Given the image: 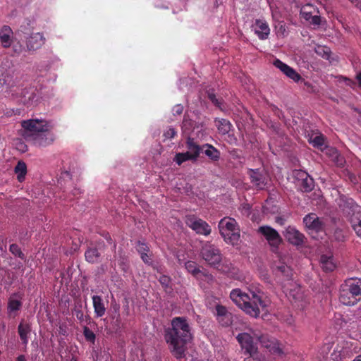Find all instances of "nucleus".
I'll return each mask as SVG.
<instances>
[{
  "label": "nucleus",
  "instance_id": "1",
  "mask_svg": "<svg viewBox=\"0 0 361 361\" xmlns=\"http://www.w3.org/2000/svg\"><path fill=\"white\" fill-rule=\"evenodd\" d=\"M171 326L165 329L164 338L173 355L181 359L185 355L187 343L192 339L191 328L186 318L182 317H174Z\"/></svg>",
  "mask_w": 361,
  "mask_h": 361
},
{
  "label": "nucleus",
  "instance_id": "2",
  "mask_svg": "<svg viewBox=\"0 0 361 361\" xmlns=\"http://www.w3.org/2000/svg\"><path fill=\"white\" fill-rule=\"evenodd\" d=\"M230 298L245 313L253 317H257L260 314V308L266 306L259 291L249 290V293H246L239 288H235L231 290Z\"/></svg>",
  "mask_w": 361,
  "mask_h": 361
},
{
  "label": "nucleus",
  "instance_id": "3",
  "mask_svg": "<svg viewBox=\"0 0 361 361\" xmlns=\"http://www.w3.org/2000/svg\"><path fill=\"white\" fill-rule=\"evenodd\" d=\"M230 298L245 313L253 317H257L260 314V308L266 306L259 291L249 290V293H246L239 288H235L231 290Z\"/></svg>",
  "mask_w": 361,
  "mask_h": 361
},
{
  "label": "nucleus",
  "instance_id": "4",
  "mask_svg": "<svg viewBox=\"0 0 361 361\" xmlns=\"http://www.w3.org/2000/svg\"><path fill=\"white\" fill-rule=\"evenodd\" d=\"M339 301L353 306L361 300V279H348L339 287Z\"/></svg>",
  "mask_w": 361,
  "mask_h": 361
},
{
  "label": "nucleus",
  "instance_id": "5",
  "mask_svg": "<svg viewBox=\"0 0 361 361\" xmlns=\"http://www.w3.org/2000/svg\"><path fill=\"white\" fill-rule=\"evenodd\" d=\"M218 228L221 236L226 244L232 246L239 244L240 227L235 219L229 216L224 217L219 221Z\"/></svg>",
  "mask_w": 361,
  "mask_h": 361
},
{
  "label": "nucleus",
  "instance_id": "6",
  "mask_svg": "<svg viewBox=\"0 0 361 361\" xmlns=\"http://www.w3.org/2000/svg\"><path fill=\"white\" fill-rule=\"evenodd\" d=\"M21 126L23 128V137L30 141L33 137L40 133H46L52 128L49 122L43 119H29L23 121Z\"/></svg>",
  "mask_w": 361,
  "mask_h": 361
},
{
  "label": "nucleus",
  "instance_id": "7",
  "mask_svg": "<svg viewBox=\"0 0 361 361\" xmlns=\"http://www.w3.org/2000/svg\"><path fill=\"white\" fill-rule=\"evenodd\" d=\"M200 255L212 267L219 265L222 260V254L219 248L209 242H206L202 245Z\"/></svg>",
  "mask_w": 361,
  "mask_h": 361
},
{
  "label": "nucleus",
  "instance_id": "8",
  "mask_svg": "<svg viewBox=\"0 0 361 361\" xmlns=\"http://www.w3.org/2000/svg\"><path fill=\"white\" fill-rule=\"evenodd\" d=\"M185 222L197 234L207 236L212 232L211 226L208 223L194 214L186 215Z\"/></svg>",
  "mask_w": 361,
  "mask_h": 361
},
{
  "label": "nucleus",
  "instance_id": "9",
  "mask_svg": "<svg viewBox=\"0 0 361 361\" xmlns=\"http://www.w3.org/2000/svg\"><path fill=\"white\" fill-rule=\"evenodd\" d=\"M257 232L264 237L273 252L278 250L283 240L276 230L269 226H261Z\"/></svg>",
  "mask_w": 361,
  "mask_h": 361
},
{
  "label": "nucleus",
  "instance_id": "10",
  "mask_svg": "<svg viewBox=\"0 0 361 361\" xmlns=\"http://www.w3.org/2000/svg\"><path fill=\"white\" fill-rule=\"evenodd\" d=\"M295 161V186L298 187L302 192H309L312 190L314 181L305 171L297 169Z\"/></svg>",
  "mask_w": 361,
  "mask_h": 361
},
{
  "label": "nucleus",
  "instance_id": "11",
  "mask_svg": "<svg viewBox=\"0 0 361 361\" xmlns=\"http://www.w3.org/2000/svg\"><path fill=\"white\" fill-rule=\"evenodd\" d=\"M245 353L249 354V357H254L257 352V348L253 341V338L247 333L239 334L236 337Z\"/></svg>",
  "mask_w": 361,
  "mask_h": 361
},
{
  "label": "nucleus",
  "instance_id": "12",
  "mask_svg": "<svg viewBox=\"0 0 361 361\" xmlns=\"http://www.w3.org/2000/svg\"><path fill=\"white\" fill-rule=\"evenodd\" d=\"M303 223L305 226L310 230L317 232L322 231L324 229L325 222L323 218H319L314 213H310L303 218Z\"/></svg>",
  "mask_w": 361,
  "mask_h": 361
},
{
  "label": "nucleus",
  "instance_id": "13",
  "mask_svg": "<svg viewBox=\"0 0 361 361\" xmlns=\"http://www.w3.org/2000/svg\"><path fill=\"white\" fill-rule=\"evenodd\" d=\"M250 182L257 190H263L267 184V176L259 169H249Z\"/></svg>",
  "mask_w": 361,
  "mask_h": 361
},
{
  "label": "nucleus",
  "instance_id": "14",
  "mask_svg": "<svg viewBox=\"0 0 361 361\" xmlns=\"http://www.w3.org/2000/svg\"><path fill=\"white\" fill-rule=\"evenodd\" d=\"M338 205L347 214L353 216L356 212H361L360 207L355 203L353 199L341 195L339 198Z\"/></svg>",
  "mask_w": 361,
  "mask_h": 361
},
{
  "label": "nucleus",
  "instance_id": "15",
  "mask_svg": "<svg viewBox=\"0 0 361 361\" xmlns=\"http://www.w3.org/2000/svg\"><path fill=\"white\" fill-rule=\"evenodd\" d=\"M216 319L223 326H229L233 322V315L225 306L217 305L215 307Z\"/></svg>",
  "mask_w": 361,
  "mask_h": 361
},
{
  "label": "nucleus",
  "instance_id": "16",
  "mask_svg": "<svg viewBox=\"0 0 361 361\" xmlns=\"http://www.w3.org/2000/svg\"><path fill=\"white\" fill-rule=\"evenodd\" d=\"M324 154L327 157L329 161H331L338 167H343L345 164L344 157L334 147H326L324 148Z\"/></svg>",
  "mask_w": 361,
  "mask_h": 361
},
{
  "label": "nucleus",
  "instance_id": "17",
  "mask_svg": "<svg viewBox=\"0 0 361 361\" xmlns=\"http://www.w3.org/2000/svg\"><path fill=\"white\" fill-rule=\"evenodd\" d=\"M312 10H314L312 6L307 4L301 8L300 16L310 25H319L321 24V17L317 15H312Z\"/></svg>",
  "mask_w": 361,
  "mask_h": 361
},
{
  "label": "nucleus",
  "instance_id": "18",
  "mask_svg": "<svg viewBox=\"0 0 361 361\" xmlns=\"http://www.w3.org/2000/svg\"><path fill=\"white\" fill-rule=\"evenodd\" d=\"M55 140L54 135L49 131L40 133L33 137L30 141L33 142L34 145L38 147H47L51 145Z\"/></svg>",
  "mask_w": 361,
  "mask_h": 361
},
{
  "label": "nucleus",
  "instance_id": "19",
  "mask_svg": "<svg viewBox=\"0 0 361 361\" xmlns=\"http://www.w3.org/2000/svg\"><path fill=\"white\" fill-rule=\"evenodd\" d=\"M22 298L23 295L20 293H15L9 297L7 305V311L9 315L21 309L23 306Z\"/></svg>",
  "mask_w": 361,
  "mask_h": 361
},
{
  "label": "nucleus",
  "instance_id": "20",
  "mask_svg": "<svg viewBox=\"0 0 361 361\" xmlns=\"http://www.w3.org/2000/svg\"><path fill=\"white\" fill-rule=\"evenodd\" d=\"M45 42L43 35L40 32L32 34L26 41V46L28 50H37L39 49Z\"/></svg>",
  "mask_w": 361,
  "mask_h": 361
},
{
  "label": "nucleus",
  "instance_id": "21",
  "mask_svg": "<svg viewBox=\"0 0 361 361\" xmlns=\"http://www.w3.org/2000/svg\"><path fill=\"white\" fill-rule=\"evenodd\" d=\"M314 49L318 56L328 60L331 63L338 61V57L337 56H334L330 48L326 46L317 44Z\"/></svg>",
  "mask_w": 361,
  "mask_h": 361
},
{
  "label": "nucleus",
  "instance_id": "22",
  "mask_svg": "<svg viewBox=\"0 0 361 361\" xmlns=\"http://www.w3.org/2000/svg\"><path fill=\"white\" fill-rule=\"evenodd\" d=\"M13 30L8 25H4L0 29V42L4 48H8L13 42Z\"/></svg>",
  "mask_w": 361,
  "mask_h": 361
},
{
  "label": "nucleus",
  "instance_id": "23",
  "mask_svg": "<svg viewBox=\"0 0 361 361\" xmlns=\"http://www.w3.org/2000/svg\"><path fill=\"white\" fill-rule=\"evenodd\" d=\"M32 331L31 324L23 319L18 326V333L23 345H27L29 341V335Z\"/></svg>",
  "mask_w": 361,
  "mask_h": 361
},
{
  "label": "nucleus",
  "instance_id": "24",
  "mask_svg": "<svg viewBox=\"0 0 361 361\" xmlns=\"http://www.w3.org/2000/svg\"><path fill=\"white\" fill-rule=\"evenodd\" d=\"M255 34L262 39H266L270 33V29L267 22L261 19L255 20Z\"/></svg>",
  "mask_w": 361,
  "mask_h": 361
},
{
  "label": "nucleus",
  "instance_id": "25",
  "mask_svg": "<svg viewBox=\"0 0 361 361\" xmlns=\"http://www.w3.org/2000/svg\"><path fill=\"white\" fill-rule=\"evenodd\" d=\"M92 304L95 316L97 317H102L105 314L106 307L101 296L93 295Z\"/></svg>",
  "mask_w": 361,
  "mask_h": 361
},
{
  "label": "nucleus",
  "instance_id": "26",
  "mask_svg": "<svg viewBox=\"0 0 361 361\" xmlns=\"http://www.w3.org/2000/svg\"><path fill=\"white\" fill-rule=\"evenodd\" d=\"M186 147L188 152H190L193 157L197 159L200 157V152L203 150V145L200 146L195 142L194 138L188 136L186 139Z\"/></svg>",
  "mask_w": 361,
  "mask_h": 361
},
{
  "label": "nucleus",
  "instance_id": "27",
  "mask_svg": "<svg viewBox=\"0 0 361 361\" xmlns=\"http://www.w3.org/2000/svg\"><path fill=\"white\" fill-rule=\"evenodd\" d=\"M204 154L212 161H219L221 157L220 151L211 144L203 145Z\"/></svg>",
  "mask_w": 361,
  "mask_h": 361
},
{
  "label": "nucleus",
  "instance_id": "28",
  "mask_svg": "<svg viewBox=\"0 0 361 361\" xmlns=\"http://www.w3.org/2000/svg\"><path fill=\"white\" fill-rule=\"evenodd\" d=\"M215 124L219 133L221 135L228 134L233 128L231 123L225 118H216Z\"/></svg>",
  "mask_w": 361,
  "mask_h": 361
},
{
  "label": "nucleus",
  "instance_id": "29",
  "mask_svg": "<svg viewBox=\"0 0 361 361\" xmlns=\"http://www.w3.org/2000/svg\"><path fill=\"white\" fill-rule=\"evenodd\" d=\"M350 223L356 235L361 238V212H356L351 216Z\"/></svg>",
  "mask_w": 361,
  "mask_h": 361
},
{
  "label": "nucleus",
  "instance_id": "30",
  "mask_svg": "<svg viewBox=\"0 0 361 361\" xmlns=\"http://www.w3.org/2000/svg\"><path fill=\"white\" fill-rule=\"evenodd\" d=\"M85 257L89 263H97L100 257V253L97 247H88L85 252Z\"/></svg>",
  "mask_w": 361,
  "mask_h": 361
},
{
  "label": "nucleus",
  "instance_id": "31",
  "mask_svg": "<svg viewBox=\"0 0 361 361\" xmlns=\"http://www.w3.org/2000/svg\"><path fill=\"white\" fill-rule=\"evenodd\" d=\"M320 264L322 269L325 271H332L336 267L332 256L322 255Z\"/></svg>",
  "mask_w": 361,
  "mask_h": 361
},
{
  "label": "nucleus",
  "instance_id": "32",
  "mask_svg": "<svg viewBox=\"0 0 361 361\" xmlns=\"http://www.w3.org/2000/svg\"><path fill=\"white\" fill-rule=\"evenodd\" d=\"M14 171L17 175L18 180L20 183L23 182L27 173L26 164L23 161H19L15 166Z\"/></svg>",
  "mask_w": 361,
  "mask_h": 361
},
{
  "label": "nucleus",
  "instance_id": "33",
  "mask_svg": "<svg viewBox=\"0 0 361 361\" xmlns=\"http://www.w3.org/2000/svg\"><path fill=\"white\" fill-rule=\"evenodd\" d=\"M273 64L280 69L290 79H293V68L286 65L279 59H275Z\"/></svg>",
  "mask_w": 361,
  "mask_h": 361
},
{
  "label": "nucleus",
  "instance_id": "34",
  "mask_svg": "<svg viewBox=\"0 0 361 361\" xmlns=\"http://www.w3.org/2000/svg\"><path fill=\"white\" fill-rule=\"evenodd\" d=\"M173 161L178 165L180 166L183 162L186 161H196L197 159L193 157L190 152H178L175 155Z\"/></svg>",
  "mask_w": 361,
  "mask_h": 361
},
{
  "label": "nucleus",
  "instance_id": "35",
  "mask_svg": "<svg viewBox=\"0 0 361 361\" xmlns=\"http://www.w3.org/2000/svg\"><path fill=\"white\" fill-rule=\"evenodd\" d=\"M73 314L75 315L77 319L80 323L85 322L90 324L91 322V317L89 315L85 316L82 310V305H79L74 308Z\"/></svg>",
  "mask_w": 361,
  "mask_h": 361
},
{
  "label": "nucleus",
  "instance_id": "36",
  "mask_svg": "<svg viewBox=\"0 0 361 361\" xmlns=\"http://www.w3.org/2000/svg\"><path fill=\"white\" fill-rule=\"evenodd\" d=\"M185 267L187 271L190 273L193 276H197L201 273V270L197 264L193 261H188L185 263Z\"/></svg>",
  "mask_w": 361,
  "mask_h": 361
},
{
  "label": "nucleus",
  "instance_id": "37",
  "mask_svg": "<svg viewBox=\"0 0 361 361\" xmlns=\"http://www.w3.org/2000/svg\"><path fill=\"white\" fill-rule=\"evenodd\" d=\"M194 121L185 115L182 123L183 133H189L194 128Z\"/></svg>",
  "mask_w": 361,
  "mask_h": 361
},
{
  "label": "nucleus",
  "instance_id": "38",
  "mask_svg": "<svg viewBox=\"0 0 361 361\" xmlns=\"http://www.w3.org/2000/svg\"><path fill=\"white\" fill-rule=\"evenodd\" d=\"M9 251L15 257H17L23 260L25 259V255L22 252L21 248L16 243H13L10 245Z\"/></svg>",
  "mask_w": 361,
  "mask_h": 361
},
{
  "label": "nucleus",
  "instance_id": "39",
  "mask_svg": "<svg viewBox=\"0 0 361 361\" xmlns=\"http://www.w3.org/2000/svg\"><path fill=\"white\" fill-rule=\"evenodd\" d=\"M311 143L314 147L319 148L322 151H324V149L322 148L323 146H324L325 145V138L324 135H316L315 137L311 139Z\"/></svg>",
  "mask_w": 361,
  "mask_h": 361
},
{
  "label": "nucleus",
  "instance_id": "40",
  "mask_svg": "<svg viewBox=\"0 0 361 361\" xmlns=\"http://www.w3.org/2000/svg\"><path fill=\"white\" fill-rule=\"evenodd\" d=\"M277 268L284 276L287 277L288 280L291 279L293 273L290 267H288L286 264H281Z\"/></svg>",
  "mask_w": 361,
  "mask_h": 361
},
{
  "label": "nucleus",
  "instance_id": "41",
  "mask_svg": "<svg viewBox=\"0 0 361 361\" xmlns=\"http://www.w3.org/2000/svg\"><path fill=\"white\" fill-rule=\"evenodd\" d=\"M277 268L284 276L287 277L288 280L291 279L293 273L290 267H288L286 264H281Z\"/></svg>",
  "mask_w": 361,
  "mask_h": 361
},
{
  "label": "nucleus",
  "instance_id": "42",
  "mask_svg": "<svg viewBox=\"0 0 361 361\" xmlns=\"http://www.w3.org/2000/svg\"><path fill=\"white\" fill-rule=\"evenodd\" d=\"M83 335L87 341L94 343L96 336L94 333L86 326L83 327Z\"/></svg>",
  "mask_w": 361,
  "mask_h": 361
},
{
  "label": "nucleus",
  "instance_id": "43",
  "mask_svg": "<svg viewBox=\"0 0 361 361\" xmlns=\"http://www.w3.org/2000/svg\"><path fill=\"white\" fill-rule=\"evenodd\" d=\"M161 286L167 290L168 288H171V279L169 276L162 274L158 279Z\"/></svg>",
  "mask_w": 361,
  "mask_h": 361
},
{
  "label": "nucleus",
  "instance_id": "44",
  "mask_svg": "<svg viewBox=\"0 0 361 361\" xmlns=\"http://www.w3.org/2000/svg\"><path fill=\"white\" fill-rule=\"evenodd\" d=\"M137 250L140 255H142L143 253H149V247L145 243L139 241L137 245Z\"/></svg>",
  "mask_w": 361,
  "mask_h": 361
},
{
  "label": "nucleus",
  "instance_id": "45",
  "mask_svg": "<svg viewBox=\"0 0 361 361\" xmlns=\"http://www.w3.org/2000/svg\"><path fill=\"white\" fill-rule=\"evenodd\" d=\"M208 98L215 106L221 108L222 99L216 98V95L213 93H209Z\"/></svg>",
  "mask_w": 361,
  "mask_h": 361
},
{
  "label": "nucleus",
  "instance_id": "46",
  "mask_svg": "<svg viewBox=\"0 0 361 361\" xmlns=\"http://www.w3.org/2000/svg\"><path fill=\"white\" fill-rule=\"evenodd\" d=\"M152 253H143L140 255V257L144 263L148 265H152Z\"/></svg>",
  "mask_w": 361,
  "mask_h": 361
},
{
  "label": "nucleus",
  "instance_id": "47",
  "mask_svg": "<svg viewBox=\"0 0 361 361\" xmlns=\"http://www.w3.org/2000/svg\"><path fill=\"white\" fill-rule=\"evenodd\" d=\"M177 135V132L173 128H169L167 130H166L164 133V136L166 139H172Z\"/></svg>",
  "mask_w": 361,
  "mask_h": 361
},
{
  "label": "nucleus",
  "instance_id": "48",
  "mask_svg": "<svg viewBox=\"0 0 361 361\" xmlns=\"http://www.w3.org/2000/svg\"><path fill=\"white\" fill-rule=\"evenodd\" d=\"M304 235L298 231L295 230V245H298L302 243Z\"/></svg>",
  "mask_w": 361,
  "mask_h": 361
},
{
  "label": "nucleus",
  "instance_id": "49",
  "mask_svg": "<svg viewBox=\"0 0 361 361\" xmlns=\"http://www.w3.org/2000/svg\"><path fill=\"white\" fill-rule=\"evenodd\" d=\"M293 231V228L288 227L286 229L285 237L288 240V241L293 244V234L292 233V231Z\"/></svg>",
  "mask_w": 361,
  "mask_h": 361
},
{
  "label": "nucleus",
  "instance_id": "50",
  "mask_svg": "<svg viewBox=\"0 0 361 361\" xmlns=\"http://www.w3.org/2000/svg\"><path fill=\"white\" fill-rule=\"evenodd\" d=\"M183 111V106L181 104H176L173 108V114L174 116L176 115H180L182 114Z\"/></svg>",
  "mask_w": 361,
  "mask_h": 361
},
{
  "label": "nucleus",
  "instance_id": "51",
  "mask_svg": "<svg viewBox=\"0 0 361 361\" xmlns=\"http://www.w3.org/2000/svg\"><path fill=\"white\" fill-rule=\"evenodd\" d=\"M335 238L338 241H344L345 236L341 230H336L335 231Z\"/></svg>",
  "mask_w": 361,
  "mask_h": 361
},
{
  "label": "nucleus",
  "instance_id": "52",
  "mask_svg": "<svg viewBox=\"0 0 361 361\" xmlns=\"http://www.w3.org/2000/svg\"><path fill=\"white\" fill-rule=\"evenodd\" d=\"M304 84L305 86H307V89H306L307 91L313 92V93H317L319 92L317 88L316 87L312 85L311 84H310L307 82H305Z\"/></svg>",
  "mask_w": 361,
  "mask_h": 361
},
{
  "label": "nucleus",
  "instance_id": "53",
  "mask_svg": "<svg viewBox=\"0 0 361 361\" xmlns=\"http://www.w3.org/2000/svg\"><path fill=\"white\" fill-rule=\"evenodd\" d=\"M20 114V111L19 109H16V110H14V109H7L6 112L5 113V114L7 116H11L13 115H16V114Z\"/></svg>",
  "mask_w": 361,
  "mask_h": 361
},
{
  "label": "nucleus",
  "instance_id": "54",
  "mask_svg": "<svg viewBox=\"0 0 361 361\" xmlns=\"http://www.w3.org/2000/svg\"><path fill=\"white\" fill-rule=\"evenodd\" d=\"M71 193L73 197H76L81 193V190L80 188L74 187L73 189L71 190Z\"/></svg>",
  "mask_w": 361,
  "mask_h": 361
},
{
  "label": "nucleus",
  "instance_id": "55",
  "mask_svg": "<svg viewBox=\"0 0 361 361\" xmlns=\"http://www.w3.org/2000/svg\"><path fill=\"white\" fill-rule=\"evenodd\" d=\"M15 361H27V359L25 355H20L16 358Z\"/></svg>",
  "mask_w": 361,
  "mask_h": 361
},
{
  "label": "nucleus",
  "instance_id": "56",
  "mask_svg": "<svg viewBox=\"0 0 361 361\" xmlns=\"http://www.w3.org/2000/svg\"><path fill=\"white\" fill-rule=\"evenodd\" d=\"M65 178H68L71 179L70 173L68 171H64L63 173H61V176L60 178L61 179Z\"/></svg>",
  "mask_w": 361,
  "mask_h": 361
},
{
  "label": "nucleus",
  "instance_id": "57",
  "mask_svg": "<svg viewBox=\"0 0 361 361\" xmlns=\"http://www.w3.org/2000/svg\"><path fill=\"white\" fill-rule=\"evenodd\" d=\"M276 221L281 225H283L285 219L283 217H277Z\"/></svg>",
  "mask_w": 361,
  "mask_h": 361
},
{
  "label": "nucleus",
  "instance_id": "58",
  "mask_svg": "<svg viewBox=\"0 0 361 361\" xmlns=\"http://www.w3.org/2000/svg\"><path fill=\"white\" fill-rule=\"evenodd\" d=\"M356 79L358 81L359 85L361 87V72L357 74Z\"/></svg>",
  "mask_w": 361,
  "mask_h": 361
},
{
  "label": "nucleus",
  "instance_id": "59",
  "mask_svg": "<svg viewBox=\"0 0 361 361\" xmlns=\"http://www.w3.org/2000/svg\"><path fill=\"white\" fill-rule=\"evenodd\" d=\"M152 266L154 269L157 271V272L161 274L162 271H161V267H159L158 266L154 265L153 264H152Z\"/></svg>",
  "mask_w": 361,
  "mask_h": 361
},
{
  "label": "nucleus",
  "instance_id": "60",
  "mask_svg": "<svg viewBox=\"0 0 361 361\" xmlns=\"http://www.w3.org/2000/svg\"><path fill=\"white\" fill-rule=\"evenodd\" d=\"M152 266L154 269L157 271V272L161 274L162 271H161V267H159L158 266L154 265L153 264H152Z\"/></svg>",
  "mask_w": 361,
  "mask_h": 361
},
{
  "label": "nucleus",
  "instance_id": "61",
  "mask_svg": "<svg viewBox=\"0 0 361 361\" xmlns=\"http://www.w3.org/2000/svg\"><path fill=\"white\" fill-rule=\"evenodd\" d=\"M300 75L295 71V82H298L300 80Z\"/></svg>",
  "mask_w": 361,
  "mask_h": 361
},
{
  "label": "nucleus",
  "instance_id": "62",
  "mask_svg": "<svg viewBox=\"0 0 361 361\" xmlns=\"http://www.w3.org/2000/svg\"><path fill=\"white\" fill-rule=\"evenodd\" d=\"M20 149L23 152H25L27 150V146L25 145H24L23 143H21L20 144Z\"/></svg>",
  "mask_w": 361,
  "mask_h": 361
},
{
  "label": "nucleus",
  "instance_id": "63",
  "mask_svg": "<svg viewBox=\"0 0 361 361\" xmlns=\"http://www.w3.org/2000/svg\"><path fill=\"white\" fill-rule=\"evenodd\" d=\"M257 339L261 342L262 343L264 339V336H258Z\"/></svg>",
  "mask_w": 361,
  "mask_h": 361
},
{
  "label": "nucleus",
  "instance_id": "64",
  "mask_svg": "<svg viewBox=\"0 0 361 361\" xmlns=\"http://www.w3.org/2000/svg\"><path fill=\"white\" fill-rule=\"evenodd\" d=\"M235 153H237V150H235V149H234V150H233V151L231 152V154H232L233 156H235Z\"/></svg>",
  "mask_w": 361,
  "mask_h": 361
}]
</instances>
